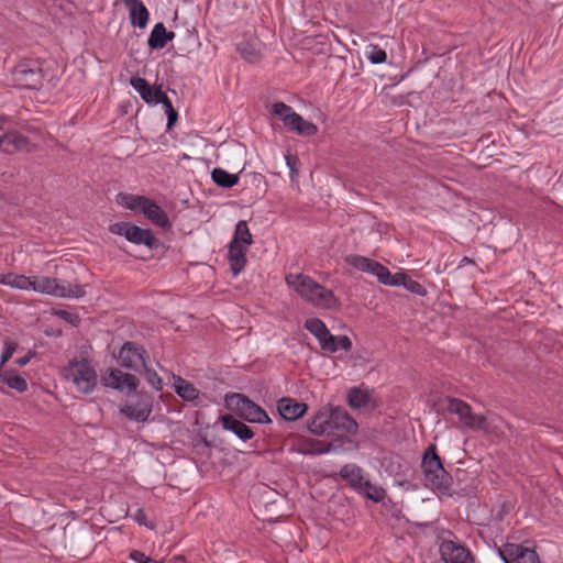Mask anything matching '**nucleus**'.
I'll return each instance as SVG.
<instances>
[{
  "mask_svg": "<svg viewBox=\"0 0 563 563\" xmlns=\"http://www.w3.org/2000/svg\"><path fill=\"white\" fill-rule=\"evenodd\" d=\"M308 430L318 437H343L355 434L357 422L340 407L320 409L307 423Z\"/></svg>",
  "mask_w": 563,
  "mask_h": 563,
  "instance_id": "obj_1",
  "label": "nucleus"
},
{
  "mask_svg": "<svg viewBox=\"0 0 563 563\" xmlns=\"http://www.w3.org/2000/svg\"><path fill=\"white\" fill-rule=\"evenodd\" d=\"M254 177H255V178H260V179H262V178H263V176H262V175H260V174H255V175H254Z\"/></svg>",
  "mask_w": 563,
  "mask_h": 563,
  "instance_id": "obj_56",
  "label": "nucleus"
},
{
  "mask_svg": "<svg viewBox=\"0 0 563 563\" xmlns=\"http://www.w3.org/2000/svg\"><path fill=\"white\" fill-rule=\"evenodd\" d=\"M440 554L444 563H475L472 551L457 540H443Z\"/></svg>",
  "mask_w": 563,
  "mask_h": 563,
  "instance_id": "obj_15",
  "label": "nucleus"
},
{
  "mask_svg": "<svg viewBox=\"0 0 563 563\" xmlns=\"http://www.w3.org/2000/svg\"><path fill=\"white\" fill-rule=\"evenodd\" d=\"M115 200L121 207L144 214L151 222L162 229L168 230L172 228L167 213L145 196L120 192Z\"/></svg>",
  "mask_w": 563,
  "mask_h": 563,
  "instance_id": "obj_4",
  "label": "nucleus"
},
{
  "mask_svg": "<svg viewBox=\"0 0 563 563\" xmlns=\"http://www.w3.org/2000/svg\"><path fill=\"white\" fill-rule=\"evenodd\" d=\"M446 402V410L450 413L459 416L460 423L463 426L468 415L472 412V407L464 400L454 397H448Z\"/></svg>",
  "mask_w": 563,
  "mask_h": 563,
  "instance_id": "obj_29",
  "label": "nucleus"
},
{
  "mask_svg": "<svg viewBox=\"0 0 563 563\" xmlns=\"http://www.w3.org/2000/svg\"><path fill=\"white\" fill-rule=\"evenodd\" d=\"M176 110L174 109V107H170L168 110L165 111V113H166V115H168V114H172Z\"/></svg>",
  "mask_w": 563,
  "mask_h": 563,
  "instance_id": "obj_54",
  "label": "nucleus"
},
{
  "mask_svg": "<svg viewBox=\"0 0 563 563\" xmlns=\"http://www.w3.org/2000/svg\"><path fill=\"white\" fill-rule=\"evenodd\" d=\"M145 372V379L147 383L155 389V390H162L163 388V382L162 378L157 375V373L148 368L146 365L143 366Z\"/></svg>",
  "mask_w": 563,
  "mask_h": 563,
  "instance_id": "obj_41",
  "label": "nucleus"
},
{
  "mask_svg": "<svg viewBox=\"0 0 563 563\" xmlns=\"http://www.w3.org/2000/svg\"><path fill=\"white\" fill-rule=\"evenodd\" d=\"M101 382L106 387L128 393L134 391L139 385V379L136 376L129 373H123L117 368H112L106 373L102 376Z\"/></svg>",
  "mask_w": 563,
  "mask_h": 563,
  "instance_id": "obj_18",
  "label": "nucleus"
},
{
  "mask_svg": "<svg viewBox=\"0 0 563 563\" xmlns=\"http://www.w3.org/2000/svg\"><path fill=\"white\" fill-rule=\"evenodd\" d=\"M130 85L135 91L139 92L140 97L148 104H154L158 97L162 95V86L151 88L147 80L142 77H132Z\"/></svg>",
  "mask_w": 563,
  "mask_h": 563,
  "instance_id": "obj_23",
  "label": "nucleus"
},
{
  "mask_svg": "<svg viewBox=\"0 0 563 563\" xmlns=\"http://www.w3.org/2000/svg\"><path fill=\"white\" fill-rule=\"evenodd\" d=\"M0 383L19 393H24L27 389L26 379L14 371H3L0 368Z\"/></svg>",
  "mask_w": 563,
  "mask_h": 563,
  "instance_id": "obj_28",
  "label": "nucleus"
},
{
  "mask_svg": "<svg viewBox=\"0 0 563 563\" xmlns=\"http://www.w3.org/2000/svg\"><path fill=\"white\" fill-rule=\"evenodd\" d=\"M7 286L20 290H30V287L32 286L31 277L9 273Z\"/></svg>",
  "mask_w": 563,
  "mask_h": 563,
  "instance_id": "obj_37",
  "label": "nucleus"
},
{
  "mask_svg": "<svg viewBox=\"0 0 563 563\" xmlns=\"http://www.w3.org/2000/svg\"><path fill=\"white\" fill-rule=\"evenodd\" d=\"M329 339V345L325 350L327 353H335L339 350L350 352L353 347L352 341L347 335H331Z\"/></svg>",
  "mask_w": 563,
  "mask_h": 563,
  "instance_id": "obj_36",
  "label": "nucleus"
},
{
  "mask_svg": "<svg viewBox=\"0 0 563 563\" xmlns=\"http://www.w3.org/2000/svg\"><path fill=\"white\" fill-rule=\"evenodd\" d=\"M65 377L81 394H90L97 386V372L87 358H74L65 367Z\"/></svg>",
  "mask_w": 563,
  "mask_h": 563,
  "instance_id": "obj_6",
  "label": "nucleus"
},
{
  "mask_svg": "<svg viewBox=\"0 0 563 563\" xmlns=\"http://www.w3.org/2000/svg\"><path fill=\"white\" fill-rule=\"evenodd\" d=\"M369 401H371V396H369L368 391L363 390L361 388L353 387L352 389H350V391L347 394V404L352 408H355V409L364 408L368 405Z\"/></svg>",
  "mask_w": 563,
  "mask_h": 563,
  "instance_id": "obj_35",
  "label": "nucleus"
},
{
  "mask_svg": "<svg viewBox=\"0 0 563 563\" xmlns=\"http://www.w3.org/2000/svg\"><path fill=\"white\" fill-rule=\"evenodd\" d=\"M286 162H287V165H288V167H289L290 169H291V168H294V164H295V158H294V157H291V156H289V155H288V156H286Z\"/></svg>",
  "mask_w": 563,
  "mask_h": 563,
  "instance_id": "obj_52",
  "label": "nucleus"
},
{
  "mask_svg": "<svg viewBox=\"0 0 563 563\" xmlns=\"http://www.w3.org/2000/svg\"><path fill=\"white\" fill-rule=\"evenodd\" d=\"M129 10L131 25L145 29L150 21V11L142 0H120Z\"/></svg>",
  "mask_w": 563,
  "mask_h": 563,
  "instance_id": "obj_21",
  "label": "nucleus"
},
{
  "mask_svg": "<svg viewBox=\"0 0 563 563\" xmlns=\"http://www.w3.org/2000/svg\"><path fill=\"white\" fill-rule=\"evenodd\" d=\"M367 59L372 64H383L387 59V54L384 49L378 46H372L371 51L366 53Z\"/></svg>",
  "mask_w": 563,
  "mask_h": 563,
  "instance_id": "obj_40",
  "label": "nucleus"
},
{
  "mask_svg": "<svg viewBox=\"0 0 563 563\" xmlns=\"http://www.w3.org/2000/svg\"><path fill=\"white\" fill-rule=\"evenodd\" d=\"M385 285L387 286H402L411 294L424 297L427 295V289L417 280L412 279L405 273H389V278H387Z\"/></svg>",
  "mask_w": 563,
  "mask_h": 563,
  "instance_id": "obj_22",
  "label": "nucleus"
},
{
  "mask_svg": "<svg viewBox=\"0 0 563 563\" xmlns=\"http://www.w3.org/2000/svg\"><path fill=\"white\" fill-rule=\"evenodd\" d=\"M339 474L355 492L361 488V484L366 478L363 468L352 463L343 465Z\"/></svg>",
  "mask_w": 563,
  "mask_h": 563,
  "instance_id": "obj_26",
  "label": "nucleus"
},
{
  "mask_svg": "<svg viewBox=\"0 0 563 563\" xmlns=\"http://www.w3.org/2000/svg\"><path fill=\"white\" fill-rule=\"evenodd\" d=\"M133 519L140 525L145 527H151L146 521V514L144 509L139 508L136 509L135 514L133 515Z\"/></svg>",
  "mask_w": 563,
  "mask_h": 563,
  "instance_id": "obj_44",
  "label": "nucleus"
},
{
  "mask_svg": "<svg viewBox=\"0 0 563 563\" xmlns=\"http://www.w3.org/2000/svg\"><path fill=\"white\" fill-rule=\"evenodd\" d=\"M285 280L306 302L314 308L334 310L341 306L339 298L331 289L308 275L288 274Z\"/></svg>",
  "mask_w": 563,
  "mask_h": 563,
  "instance_id": "obj_2",
  "label": "nucleus"
},
{
  "mask_svg": "<svg viewBox=\"0 0 563 563\" xmlns=\"http://www.w3.org/2000/svg\"><path fill=\"white\" fill-rule=\"evenodd\" d=\"M110 232L124 236L129 242L136 245H145L150 250L157 246V239L150 229H142L131 222H115L110 225Z\"/></svg>",
  "mask_w": 563,
  "mask_h": 563,
  "instance_id": "obj_11",
  "label": "nucleus"
},
{
  "mask_svg": "<svg viewBox=\"0 0 563 563\" xmlns=\"http://www.w3.org/2000/svg\"><path fill=\"white\" fill-rule=\"evenodd\" d=\"M305 329L309 331L314 338L320 334H324L328 330L325 323L319 318H310L305 321Z\"/></svg>",
  "mask_w": 563,
  "mask_h": 563,
  "instance_id": "obj_38",
  "label": "nucleus"
},
{
  "mask_svg": "<svg viewBox=\"0 0 563 563\" xmlns=\"http://www.w3.org/2000/svg\"><path fill=\"white\" fill-rule=\"evenodd\" d=\"M144 351L136 347L132 342H125L119 351L118 362L121 366L137 371L145 366Z\"/></svg>",
  "mask_w": 563,
  "mask_h": 563,
  "instance_id": "obj_20",
  "label": "nucleus"
},
{
  "mask_svg": "<svg viewBox=\"0 0 563 563\" xmlns=\"http://www.w3.org/2000/svg\"><path fill=\"white\" fill-rule=\"evenodd\" d=\"M482 423H484V416L477 415L472 411L471 415H468L466 421L463 423V426H461V429L463 431H479L482 428Z\"/></svg>",
  "mask_w": 563,
  "mask_h": 563,
  "instance_id": "obj_39",
  "label": "nucleus"
},
{
  "mask_svg": "<svg viewBox=\"0 0 563 563\" xmlns=\"http://www.w3.org/2000/svg\"><path fill=\"white\" fill-rule=\"evenodd\" d=\"M332 333L330 332V330L328 329L327 331H324V334H320L318 335V338H316L318 340V343L320 345V349L322 351L325 352L328 345H329V336H331Z\"/></svg>",
  "mask_w": 563,
  "mask_h": 563,
  "instance_id": "obj_46",
  "label": "nucleus"
},
{
  "mask_svg": "<svg viewBox=\"0 0 563 563\" xmlns=\"http://www.w3.org/2000/svg\"><path fill=\"white\" fill-rule=\"evenodd\" d=\"M344 262L360 272L373 274L378 282L385 285L389 278L390 271L383 264L357 254H350L344 257Z\"/></svg>",
  "mask_w": 563,
  "mask_h": 563,
  "instance_id": "obj_16",
  "label": "nucleus"
},
{
  "mask_svg": "<svg viewBox=\"0 0 563 563\" xmlns=\"http://www.w3.org/2000/svg\"><path fill=\"white\" fill-rule=\"evenodd\" d=\"M253 242L247 222L240 220L235 225L232 241L229 244L228 258L234 275L240 274L246 265V251Z\"/></svg>",
  "mask_w": 563,
  "mask_h": 563,
  "instance_id": "obj_5",
  "label": "nucleus"
},
{
  "mask_svg": "<svg viewBox=\"0 0 563 563\" xmlns=\"http://www.w3.org/2000/svg\"><path fill=\"white\" fill-rule=\"evenodd\" d=\"M162 103L165 111L168 110L170 107H173V103L170 99L167 97V95L163 91L162 95L158 97L156 102L154 104Z\"/></svg>",
  "mask_w": 563,
  "mask_h": 563,
  "instance_id": "obj_48",
  "label": "nucleus"
},
{
  "mask_svg": "<svg viewBox=\"0 0 563 563\" xmlns=\"http://www.w3.org/2000/svg\"><path fill=\"white\" fill-rule=\"evenodd\" d=\"M153 411V399L150 395L140 393L135 398L120 407V415L131 421L145 422Z\"/></svg>",
  "mask_w": 563,
  "mask_h": 563,
  "instance_id": "obj_13",
  "label": "nucleus"
},
{
  "mask_svg": "<svg viewBox=\"0 0 563 563\" xmlns=\"http://www.w3.org/2000/svg\"><path fill=\"white\" fill-rule=\"evenodd\" d=\"M498 554L505 563H539L540 561L534 549L516 543L501 545Z\"/></svg>",
  "mask_w": 563,
  "mask_h": 563,
  "instance_id": "obj_14",
  "label": "nucleus"
},
{
  "mask_svg": "<svg viewBox=\"0 0 563 563\" xmlns=\"http://www.w3.org/2000/svg\"><path fill=\"white\" fill-rule=\"evenodd\" d=\"M257 46L258 42L256 40H244L236 45V51L247 63H256L261 58Z\"/></svg>",
  "mask_w": 563,
  "mask_h": 563,
  "instance_id": "obj_27",
  "label": "nucleus"
},
{
  "mask_svg": "<svg viewBox=\"0 0 563 563\" xmlns=\"http://www.w3.org/2000/svg\"><path fill=\"white\" fill-rule=\"evenodd\" d=\"M420 467L426 486L444 496L453 495V478L444 468L435 444L432 443L424 450Z\"/></svg>",
  "mask_w": 563,
  "mask_h": 563,
  "instance_id": "obj_3",
  "label": "nucleus"
},
{
  "mask_svg": "<svg viewBox=\"0 0 563 563\" xmlns=\"http://www.w3.org/2000/svg\"><path fill=\"white\" fill-rule=\"evenodd\" d=\"M174 38H175V33L173 31H167L165 29V41H166V44L168 42H172Z\"/></svg>",
  "mask_w": 563,
  "mask_h": 563,
  "instance_id": "obj_51",
  "label": "nucleus"
},
{
  "mask_svg": "<svg viewBox=\"0 0 563 563\" xmlns=\"http://www.w3.org/2000/svg\"><path fill=\"white\" fill-rule=\"evenodd\" d=\"M504 427H506V422L504 421V419L496 415H488L484 416V423H482V428L479 431H484L487 434L500 437L504 434Z\"/></svg>",
  "mask_w": 563,
  "mask_h": 563,
  "instance_id": "obj_33",
  "label": "nucleus"
},
{
  "mask_svg": "<svg viewBox=\"0 0 563 563\" xmlns=\"http://www.w3.org/2000/svg\"><path fill=\"white\" fill-rule=\"evenodd\" d=\"M43 78L44 73L37 60H22L12 70V80L18 88L38 89Z\"/></svg>",
  "mask_w": 563,
  "mask_h": 563,
  "instance_id": "obj_9",
  "label": "nucleus"
},
{
  "mask_svg": "<svg viewBox=\"0 0 563 563\" xmlns=\"http://www.w3.org/2000/svg\"><path fill=\"white\" fill-rule=\"evenodd\" d=\"M147 45L151 49H162L166 46L164 23L158 22L153 26L147 38Z\"/></svg>",
  "mask_w": 563,
  "mask_h": 563,
  "instance_id": "obj_34",
  "label": "nucleus"
},
{
  "mask_svg": "<svg viewBox=\"0 0 563 563\" xmlns=\"http://www.w3.org/2000/svg\"><path fill=\"white\" fill-rule=\"evenodd\" d=\"M30 290L60 298H80L85 290L80 285H70L66 282L47 276H32Z\"/></svg>",
  "mask_w": 563,
  "mask_h": 563,
  "instance_id": "obj_8",
  "label": "nucleus"
},
{
  "mask_svg": "<svg viewBox=\"0 0 563 563\" xmlns=\"http://www.w3.org/2000/svg\"><path fill=\"white\" fill-rule=\"evenodd\" d=\"M212 181L222 188H232L239 183V175L231 174L221 167H216L211 172Z\"/></svg>",
  "mask_w": 563,
  "mask_h": 563,
  "instance_id": "obj_30",
  "label": "nucleus"
},
{
  "mask_svg": "<svg viewBox=\"0 0 563 563\" xmlns=\"http://www.w3.org/2000/svg\"><path fill=\"white\" fill-rule=\"evenodd\" d=\"M277 411L285 421H297L308 411V405L291 397H283L277 401Z\"/></svg>",
  "mask_w": 563,
  "mask_h": 563,
  "instance_id": "obj_19",
  "label": "nucleus"
},
{
  "mask_svg": "<svg viewBox=\"0 0 563 563\" xmlns=\"http://www.w3.org/2000/svg\"><path fill=\"white\" fill-rule=\"evenodd\" d=\"M174 387L176 394L186 401H192L199 396V390L181 377H175Z\"/></svg>",
  "mask_w": 563,
  "mask_h": 563,
  "instance_id": "obj_32",
  "label": "nucleus"
},
{
  "mask_svg": "<svg viewBox=\"0 0 563 563\" xmlns=\"http://www.w3.org/2000/svg\"><path fill=\"white\" fill-rule=\"evenodd\" d=\"M356 493L374 503H380L386 497L385 489L380 486L372 484L367 478L363 481L361 488H357Z\"/></svg>",
  "mask_w": 563,
  "mask_h": 563,
  "instance_id": "obj_31",
  "label": "nucleus"
},
{
  "mask_svg": "<svg viewBox=\"0 0 563 563\" xmlns=\"http://www.w3.org/2000/svg\"><path fill=\"white\" fill-rule=\"evenodd\" d=\"M0 150L8 154L30 150V141L15 130H12V120L0 115Z\"/></svg>",
  "mask_w": 563,
  "mask_h": 563,
  "instance_id": "obj_12",
  "label": "nucleus"
},
{
  "mask_svg": "<svg viewBox=\"0 0 563 563\" xmlns=\"http://www.w3.org/2000/svg\"><path fill=\"white\" fill-rule=\"evenodd\" d=\"M227 402L231 408L238 410L241 417L253 423H271L266 411L243 394H231L227 396Z\"/></svg>",
  "mask_w": 563,
  "mask_h": 563,
  "instance_id": "obj_10",
  "label": "nucleus"
},
{
  "mask_svg": "<svg viewBox=\"0 0 563 563\" xmlns=\"http://www.w3.org/2000/svg\"><path fill=\"white\" fill-rule=\"evenodd\" d=\"M177 119H178L177 111L173 112L172 114H168L167 115V129H170L175 124Z\"/></svg>",
  "mask_w": 563,
  "mask_h": 563,
  "instance_id": "obj_49",
  "label": "nucleus"
},
{
  "mask_svg": "<svg viewBox=\"0 0 563 563\" xmlns=\"http://www.w3.org/2000/svg\"><path fill=\"white\" fill-rule=\"evenodd\" d=\"M129 556L135 563H156L145 553L137 550L132 551Z\"/></svg>",
  "mask_w": 563,
  "mask_h": 563,
  "instance_id": "obj_43",
  "label": "nucleus"
},
{
  "mask_svg": "<svg viewBox=\"0 0 563 563\" xmlns=\"http://www.w3.org/2000/svg\"><path fill=\"white\" fill-rule=\"evenodd\" d=\"M344 262L360 272L373 274L378 282L385 285L389 278L390 271L383 264L357 254H350L344 257Z\"/></svg>",
  "mask_w": 563,
  "mask_h": 563,
  "instance_id": "obj_17",
  "label": "nucleus"
},
{
  "mask_svg": "<svg viewBox=\"0 0 563 563\" xmlns=\"http://www.w3.org/2000/svg\"><path fill=\"white\" fill-rule=\"evenodd\" d=\"M8 274L0 275V284L7 286Z\"/></svg>",
  "mask_w": 563,
  "mask_h": 563,
  "instance_id": "obj_53",
  "label": "nucleus"
},
{
  "mask_svg": "<svg viewBox=\"0 0 563 563\" xmlns=\"http://www.w3.org/2000/svg\"><path fill=\"white\" fill-rule=\"evenodd\" d=\"M56 314H57L59 318H62L63 320L68 321V322H71V323H73L75 320H77V319H78V317H77L75 313L69 312V311H67V310H59V311H57V312H56Z\"/></svg>",
  "mask_w": 563,
  "mask_h": 563,
  "instance_id": "obj_47",
  "label": "nucleus"
},
{
  "mask_svg": "<svg viewBox=\"0 0 563 563\" xmlns=\"http://www.w3.org/2000/svg\"><path fill=\"white\" fill-rule=\"evenodd\" d=\"M291 450L303 455L324 454L330 451V446L312 439L299 438Z\"/></svg>",
  "mask_w": 563,
  "mask_h": 563,
  "instance_id": "obj_25",
  "label": "nucleus"
},
{
  "mask_svg": "<svg viewBox=\"0 0 563 563\" xmlns=\"http://www.w3.org/2000/svg\"><path fill=\"white\" fill-rule=\"evenodd\" d=\"M295 176H297V170L295 168H291L290 169V177L294 178Z\"/></svg>",
  "mask_w": 563,
  "mask_h": 563,
  "instance_id": "obj_55",
  "label": "nucleus"
},
{
  "mask_svg": "<svg viewBox=\"0 0 563 563\" xmlns=\"http://www.w3.org/2000/svg\"><path fill=\"white\" fill-rule=\"evenodd\" d=\"M30 360H31V355H25L23 357L16 358L15 363L20 366H24L30 362Z\"/></svg>",
  "mask_w": 563,
  "mask_h": 563,
  "instance_id": "obj_50",
  "label": "nucleus"
},
{
  "mask_svg": "<svg viewBox=\"0 0 563 563\" xmlns=\"http://www.w3.org/2000/svg\"><path fill=\"white\" fill-rule=\"evenodd\" d=\"M16 343L12 341H5L4 347L0 356V368L2 369L3 365L12 357L13 353L16 350Z\"/></svg>",
  "mask_w": 563,
  "mask_h": 563,
  "instance_id": "obj_42",
  "label": "nucleus"
},
{
  "mask_svg": "<svg viewBox=\"0 0 563 563\" xmlns=\"http://www.w3.org/2000/svg\"><path fill=\"white\" fill-rule=\"evenodd\" d=\"M271 114L279 119L288 131L295 132L298 135L312 136L318 132V126L314 123L305 120L290 106L284 102L273 103Z\"/></svg>",
  "mask_w": 563,
  "mask_h": 563,
  "instance_id": "obj_7",
  "label": "nucleus"
},
{
  "mask_svg": "<svg viewBox=\"0 0 563 563\" xmlns=\"http://www.w3.org/2000/svg\"><path fill=\"white\" fill-rule=\"evenodd\" d=\"M221 422L225 430L232 431L239 439L243 441L251 440L254 437V432L249 426L231 415L222 416Z\"/></svg>",
  "mask_w": 563,
  "mask_h": 563,
  "instance_id": "obj_24",
  "label": "nucleus"
},
{
  "mask_svg": "<svg viewBox=\"0 0 563 563\" xmlns=\"http://www.w3.org/2000/svg\"><path fill=\"white\" fill-rule=\"evenodd\" d=\"M332 333L330 332V330L328 329L327 331H324V334H320L318 335V338H316L318 340V343L320 345V349L322 351L325 352L328 345H329V336H331Z\"/></svg>",
  "mask_w": 563,
  "mask_h": 563,
  "instance_id": "obj_45",
  "label": "nucleus"
}]
</instances>
